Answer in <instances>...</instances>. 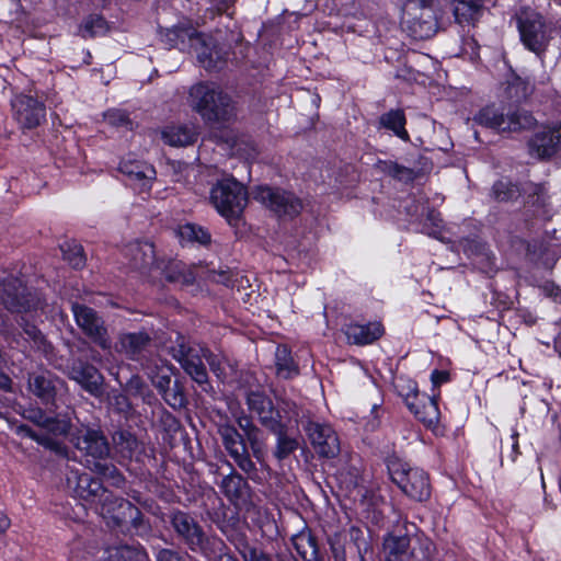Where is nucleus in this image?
Wrapping results in <instances>:
<instances>
[{
    "label": "nucleus",
    "instance_id": "f257e3e1",
    "mask_svg": "<svg viewBox=\"0 0 561 561\" xmlns=\"http://www.w3.org/2000/svg\"><path fill=\"white\" fill-rule=\"evenodd\" d=\"M67 486L76 497L88 503L99 515L112 519L116 525L134 520L139 514L137 507L130 502L115 497L102 486L100 480L87 472L70 469L67 474Z\"/></svg>",
    "mask_w": 561,
    "mask_h": 561
},
{
    "label": "nucleus",
    "instance_id": "f03ea898",
    "mask_svg": "<svg viewBox=\"0 0 561 561\" xmlns=\"http://www.w3.org/2000/svg\"><path fill=\"white\" fill-rule=\"evenodd\" d=\"M188 102L207 122H226L234 115L231 98L214 83L201 82L193 85L188 92Z\"/></svg>",
    "mask_w": 561,
    "mask_h": 561
},
{
    "label": "nucleus",
    "instance_id": "7ed1b4c3",
    "mask_svg": "<svg viewBox=\"0 0 561 561\" xmlns=\"http://www.w3.org/2000/svg\"><path fill=\"white\" fill-rule=\"evenodd\" d=\"M210 202L228 224L233 225L248 204V192L234 179H224L213 186Z\"/></svg>",
    "mask_w": 561,
    "mask_h": 561
},
{
    "label": "nucleus",
    "instance_id": "20e7f679",
    "mask_svg": "<svg viewBox=\"0 0 561 561\" xmlns=\"http://www.w3.org/2000/svg\"><path fill=\"white\" fill-rule=\"evenodd\" d=\"M165 37L171 47H178L180 50L186 48L187 39L190 48L196 53L199 64L206 69L217 68L222 61V56L214 44L213 37L193 28H173L168 31Z\"/></svg>",
    "mask_w": 561,
    "mask_h": 561
},
{
    "label": "nucleus",
    "instance_id": "39448f33",
    "mask_svg": "<svg viewBox=\"0 0 561 561\" xmlns=\"http://www.w3.org/2000/svg\"><path fill=\"white\" fill-rule=\"evenodd\" d=\"M402 21L414 37L428 38L438 27V4L435 0H405Z\"/></svg>",
    "mask_w": 561,
    "mask_h": 561
},
{
    "label": "nucleus",
    "instance_id": "423d86ee",
    "mask_svg": "<svg viewBox=\"0 0 561 561\" xmlns=\"http://www.w3.org/2000/svg\"><path fill=\"white\" fill-rule=\"evenodd\" d=\"M391 480L410 499L425 501L431 495V484L426 472L419 468H411L397 457L387 461Z\"/></svg>",
    "mask_w": 561,
    "mask_h": 561
},
{
    "label": "nucleus",
    "instance_id": "0eeeda50",
    "mask_svg": "<svg viewBox=\"0 0 561 561\" xmlns=\"http://www.w3.org/2000/svg\"><path fill=\"white\" fill-rule=\"evenodd\" d=\"M473 122L499 131H517L530 128L535 124V118L524 110L505 113L502 107L488 105L473 116Z\"/></svg>",
    "mask_w": 561,
    "mask_h": 561
},
{
    "label": "nucleus",
    "instance_id": "6e6552de",
    "mask_svg": "<svg viewBox=\"0 0 561 561\" xmlns=\"http://www.w3.org/2000/svg\"><path fill=\"white\" fill-rule=\"evenodd\" d=\"M517 27L523 44L531 51L540 54L549 41V30L542 16L524 10L517 15Z\"/></svg>",
    "mask_w": 561,
    "mask_h": 561
},
{
    "label": "nucleus",
    "instance_id": "1a4fd4ad",
    "mask_svg": "<svg viewBox=\"0 0 561 561\" xmlns=\"http://www.w3.org/2000/svg\"><path fill=\"white\" fill-rule=\"evenodd\" d=\"M206 348L186 345L183 341L171 348L172 357L181 365L191 378L206 390L208 375L204 365Z\"/></svg>",
    "mask_w": 561,
    "mask_h": 561
},
{
    "label": "nucleus",
    "instance_id": "9d476101",
    "mask_svg": "<svg viewBox=\"0 0 561 561\" xmlns=\"http://www.w3.org/2000/svg\"><path fill=\"white\" fill-rule=\"evenodd\" d=\"M253 197L279 217L293 218L302 209L301 201L293 193L268 186H257L253 192Z\"/></svg>",
    "mask_w": 561,
    "mask_h": 561
},
{
    "label": "nucleus",
    "instance_id": "9b49d317",
    "mask_svg": "<svg viewBox=\"0 0 561 561\" xmlns=\"http://www.w3.org/2000/svg\"><path fill=\"white\" fill-rule=\"evenodd\" d=\"M400 394L404 398V402L409 410L426 426L435 425L439 420V409L436 400L420 393L414 381H408L407 391L399 390Z\"/></svg>",
    "mask_w": 561,
    "mask_h": 561
},
{
    "label": "nucleus",
    "instance_id": "f8f14e48",
    "mask_svg": "<svg viewBox=\"0 0 561 561\" xmlns=\"http://www.w3.org/2000/svg\"><path fill=\"white\" fill-rule=\"evenodd\" d=\"M67 434L70 436V442L79 450L93 459L92 462L107 457L110 453L108 444L99 430L81 426L75 432H68Z\"/></svg>",
    "mask_w": 561,
    "mask_h": 561
},
{
    "label": "nucleus",
    "instance_id": "ddd939ff",
    "mask_svg": "<svg viewBox=\"0 0 561 561\" xmlns=\"http://www.w3.org/2000/svg\"><path fill=\"white\" fill-rule=\"evenodd\" d=\"M11 107L14 119L22 128H35L45 119V105L33 96L18 94L11 100Z\"/></svg>",
    "mask_w": 561,
    "mask_h": 561
},
{
    "label": "nucleus",
    "instance_id": "4468645a",
    "mask_svg": "<svg viewBox=\"0 0 561 561\" xmlns=\"http://www.w3.org/2000/svg\"><path fill=\"white\" fill-rule=\"evenodd\" d=\"M22 282L15 277L5 278L0 285V298L4 308L11 312L28 311L36 308L37 302Z\"/></svg>",
    "mask_w": 561,
    "mask_h": 561
},
{
    "label": "nucleus",
    "instance_id": "2eb2a0df",
    "mask_svg": "<svg viewBox=\"0 0 561 561\" xmlns=\"http://www.w3.org/2000/svg\"><path fill=\"white\" fill-rule=\"evenodd\" d=\"M72 312L78 327L99 346L106 350L111 343L102 319L87 306L72 304Z\"/></svg>",
    "mask_w": 561,
    "mask_h": 561
},
{
    "label": "nucleus",
    "instance_id": "dca6fc26",
    "mask_svg": "<svg viewBox=\"0 0 561 561\" xmlns=\"http://www.w3.org/2000/svg\"><path fill=\"white\" fill-rule=\"evenodd\" d=\"M305 431L320 457L334 458L340 453V442L334 430L324 423L309 421Z\"/></svg>",
    "mask_w": 561,
    "mask_h": 561
},
{
    "label": "nucleus",
    "instance_id": "f3484780",
    "mask_svg": "<svg viewBox=\"0 0 561 561\" xmlns=\"http://www.w3.org/2000/svg\"><path fill=\"white\" fill-rule=\"evenodd\" d=\"M249 410L254 413L261 424L271 432L280 431V422L284 420L280 412L273 405L272 400L261 391H250L247 394Z\"/></svg>",
    "mask_w": 561,
    "mask_h": 561
},
{
    "label": "nucleus",
    "instance_id": "a211bd4d",
    "mask_svg": "<svg viewBox=\"0 0 561 561\" xmlns=\"http://www.w3.org/2000/svg\"><path fill=\"white\" fill-rule=\"evenodd\" d=\"M219 433L226 450L238 467L245 473L254 471V462L251 460L244 439L239 432L231 425H224L219 428Z\"/></svg>",
    "mask_w": 561,
    "mask_h": 561
},
{
    "label": "nucleus",
    "instance_id": "6ab92c4d",
    "mask_svg": "<svg viewBox=\"0 0 561 561\" xmlns=\"http://www.w3.org/2000/svg\"><path fill=\"white\" fill-rule=\"evenodd\" d=\"M561 145V123L546 126L537 131L529 141V152L538 159L550 158Z\"/></svg>",
    "mask_w": 561,
    "mask_h": 561
},
{
    "label": "nucleus",
    "instance_id": "aec40b11",
    "mask_svg": "<svg viewBox=\"0 0 561 561\" xmlns=\"http://www.w3.org/2000/svg\"><path fill=\"white\" fill-rule=\"evenodd\" d=\"M69 376L91 394L98 396L101 393L103 377L94 366L81 359H76L69 368Z\"/></svg>",
    "mask_w": 561,
    "mask_h": 561
},
{
    "label": "nucleus",
    "instance_id": "412c9836",
    "mask_svg": "<svg viewBox=\"0 0 561 561\" xmlns=\"http://www.w3.org/2000/svg\"><path fill=\"white\" fill-rule=\"evenodd\" d=\"M23 416L55 436L66 435L70 430V413L68 412L53 417L41 409H28L24 411Z\"/></svg>",
    "mask_w": 561,
    "mask_h": 561
},
{
    "label": "nucleus",
    "instance_id": "4be33fe9",
    "mask_svg": "<svg viewBox=\"0 0 561 561\" xmlns=\"http://www.w3.org/2000/svg\"><path fill=\"white\" fill-rule=\"evenodd\" d=\"M348 343L355 345H367L377 341L383 334V327L380 322L374 321L366 324L352 322L343 329Z\"/></svg>",
    "mask_w": 561,
    "mask_h": 561
},
{
    "label": "nucleus",
    "instance_id": "5701e85b",
    "mask_svg": "<svg viewBox=\"0 0 561 561\" xmlns=\"http://www.w3.org/2000/svg\"><path fill=\"white\" fill-rule=\"evenodd\" d=\"M408 215L415 221H420L423 225L424 233L428 236H436L439 233L442 225V218L439 213L435 209H431L425 203L421 201H413L412 205L405 206Z\"/></svg>",
    "mask_w": 561,
    "mask_h": 561
},
{
    "label": "nucleus",
    "instance_id": "b1692460",
    "mask_svg": "<svg viewBox=\"0 0 561 561\" xmlns=\"http://www.w3.org/2000/svg\"><path fill=\"white\" fill-rule=\"evenodd\" d=\"M118 169L131 181L139 182L141 190H149L151 187V182L156 178V170L153 167L139 160L123 159L119 162Z\"/></svg>",
    "mask_w": 561,
    "mask_h": 561
},
{
    "label": "nucleus",
    "instance_id": "393cba45",
    "mask_svg": "<svg viewBox=\"0 0 561 561\" xmlns=\"http://www.w3.org/2000/svg\"><path fill=\"white\" fill-rule=\"evenodd\" d=\"M172 525L176 533L186 540L192 549H196L202 545L204 534L194 518L188 514L183 512L174 513L172 517Z\"/></svg>",
    "mask_w": 561,
    "mask_h": 561
},
{
    "label": "nucleus",
    "instance_id": "a878e982",
    "mask_svg": "<svg viewBox=\"0 0 561 561\" xmlns=\"http://www.w3.org/2000/svg\"><path fill=\"white\" fill-rule=\"evenodd\" d=\"M130 265L136 270H157L160 260L156 256L154 245L149 241L136 242L128 248Z\"/></svg>",
    "mask_w": 561,
    "mask_h": 561
},
{
    "label": "nucleus",
    "instance_id": "bb28decb",
    "mask_svg": "<svg viewBox=\"0 0 561 561\" xmlns=\"http://www.w3.org/2000/svg\"><path fill=\"white\" fill-rule=\"evenodd\" d=\"M150 339L144 332L122 334L115 343V351L129 359L138 360Z\"/></svg>",
    "mask_w": 561,
    "mask_h": 561
},
{
    "label": "nucleus",
    "instance_id": "cd10ccee",
    "mask_svg": "<svg viewBox=\"0 0 561 561\" xmlns=\"http://www.w3.org/2000/svg\"><path fill=\"white\" fill-rule=\"evenodd\" d=\"M161 138L169 146L185 147L196 141L197 131L194 126L171 125L161 130Z\"/></svg>",
    "mask_w": 561,
    "mask_h": 561
},
{
    "label": "nucleus",
    "instance_id": "c85d7f7f",
    "mask_svg": "<svg viewBox=\"0 0 561 561\" xmlns=\"http://www.w3.org/2000/svg\"><path fill=\"white\" fill-rule=\"evenodd\" d=\"M157 270L164 275L167 280L172 283H180L183 285H190L194 282V274L191 270L186 268V265L180 261H168L160 260L157 264Z\"/></svg>",
    "mask_w": 561,
    "mask_h": 561
},
{
    "label": "nucleus",
    "instance_id": "c756f323",
    "mask_svg": "<svg viewBox=\"0 0 561 561\" xmlns=\"http://www.w3.org/2000/svg\"><path fill=\"white\" fill-rule=\"evenodd\" d=\"M291 545L302 561L318 560V546L309 530H301L291 537Z\"/></svg>",
    "mask_w": 561,
    "mask_h": 561
},
{
    "label": "nucleus",
    "instance_id": "7c9ffc66",
    "mask_svg": "<svg viewBox=\"0 0 561 561\" xmlns=\"http://www.w3.org/2000/svg\"><path fill=\"white\" fill-rule=\"evenodd\" d=\"M524 192L528 195V203L537 207V213L543 219L550 218L549 194L546 184H527Z\"/></svg>",
    "mask_w": 561,
    "mask_h": 561
},
{
    "label": "nucleus",
    "instance_id": "2f4dec72",
    "mask_svg": "<svg viewBox=\"0 0 561 561\" xmlns=\"http://www.w3.org/2000/svg\"><path fill=\"white\" fill-rule=\"evenodd\" d=\"M410 539L408 536L389 535L383 541L387 561H407Z\"/></svg>",
    "mask_w": 561,
    "mask_h": 561
},
{
    "label": "nucleus",
    "instance_id": "473e14b6",
    "mask_svg": "<svg viewBox=\"0 0 561 561\" xmlns=\"http://www.w3.org/2000/svg\"><path fill=\"white\" fill-rule=\"evenodd\" d=\"M454 15L458 23H470L477 20L483 7L482 0H451Z\"/></svg>",
    "mask_w": 561,
    "mask_h": 561
},
{
    "label": "nucleus",
    "instance_id": "72a5a7b5",
    "mask_svg": "<svg viewBox=\"0 0 561 561\" xmlns=\"http://www.w3.org/2000/svg\"><path fill=\"white\" fill-rule=\"evenodd\" d=\"M220 489L232 503H237L247 495L248 484L240 474L231 473L222 479Z\"/></svg>",
    "mask_w": 561,
    "mask_h": 561
},
{
    "label": "nucleus",
    "instance_id": "f704fd0d",
    "mask_svg": "<svg viewBox=\"0 0 561 561\" xmlns=\"http://www.w3.org/2000/svg\"><path fill=\"white\" fill-rule=\"evenodd\" d=\"M380 124L392 130L399 138L409 139L408 131L404 128L405 117L401 110H392L380 117Z\"/></svg>",
    "mask_w": 561,
    "mask_h": 561
},
{
    "label": "nucleus",
    "instance_id": "c9c22d12",
    "mask_svg": "<svg viewBox=\"0 0 561 561\" xmlns=\"http://www.w3.org/2000/svg\"><path fill=\"white\" fill-rule=\"evenodd\" d=\"M114 447L123 458H131L139 448L137 438L129 432L121 431L113 436Z\"/></svg>",
    "mask_w": 561,
    "mask_h": 561
},
{
    "label": "nucleus",
    "instance_id": "e433bc0d",
    "mask_svg": "<svg viewBox=\"0 0 561 561\" xmlns=\"http://www.w3.org/2000/svg\"><path fill=\"white\" fill-rule=\"evenodd\" d=\"M178 236L182 242H197L206 245L210 243L209 232L201 226L185 224L179 227Z\"/></svg>",
    "mask_w": 561,
    "mask_h": 561
},
{
    "label": "nucleus",
    "instance_id": "4c0bfd02",
    "mask_svg": "<svg viewBox=\"0 0 561 561\" xmlns=\"http://www.w3.org/2000/svg\"><path fill=\"white\" fill-rule=\"evenodd\" d=\"M88 462L92 471H95L98 474H100L102 478L108 481L112 485L117 488L123 485V476L119 473V471L116 469L114 465L106 461V458L93 462L88 460Z\"/></svg>",
    "mask_w": 561,
    "mask_h": 561
},
{
    "label": "nucleus",
    "instance_id": "58836bf2",
    "mask_svg": "<svg viewBox=\"0 0 561 561\" xmlns=\"http://www.w3.org/2000/svg\"><path fill=\"white\" fill-rule=\"evenodd\" d=\"M276 367H277V374L282 376L283 378H290L298 374V368L296 364L294 363L290 351L287 348V346L280 345L277 346L276 353Z\"/></svg>",
    "mask_w": 561,
    "mask_h": 561
},
{
    "label": "nucleus",
    "instance_id": "ea45409f",
    "mask_svg": "<svg viewBox=\"0 0 561 561\" xmlns=\"http://www.w3.org/2000/svg\"><path fill=\"white\" fill-rule=\"evenodd\" d=\"M493 196L499 202H510L519 197L520 188L508 179L497 181L492 188Z\"/></svg>",
    "mask_w": 561,
    "mask_h": 561
},
{
    "label": "nucleus",
    "instance_id": "a19ab883",
    "mask_svg": "<svg viewBox=\"0 0 561 561\" xmlns=\"http://www.w3.org/2000/svg\"><path fill=\"white\" fill-rule=\"evenodd\" d=\"M286 423L283 420L280 422V431L273 432L277 435V446L275 450V456L278 459H284L289 456L293 451H295L298 447V442L295 438L288 437L285 434Z\"/></svg>",
    "mask_w": 561,
    "mask_h": 561
},
{
    "label": "nucleus",
    "instance_id": "79ce46f5",
    "mask_svg": "<svg viewBox=\"0 0 561 561\" xmlns=\"http://www.w3.org/2000/svg\"><path fill=\"white\" fill-rule=\"evenodd\" d=\"M106 32V22L101 15L88 16L80 27V34L84 38H91Z\"/></svg>",
    "mask_w": 561,
    "mask_h": 561
},
{
    "label": "nucleus",
    "instance_id": "37998d69",
    "mask_svg": "<svg viewBox=\"0 0 561 561\" xmlns=\"http://www.w3.org/2000/svg\"><path fill=\"white\" fill-rule=\"evenodd\" d=\"M237 423L239 427L244 432V434L248 437V440L250 442L254 456L260 459V451L256 447V444L259 442V435L260 431L259 428L253 424L252 420L247 415H241L237 419Z\"/></svg>",
    "mask_w": 561,
    "mask_h": 561
},
{
    "label": "nucleus",
    "instance_id": "c03bdc74",
    "mask_svg": "<svg viewBox=\"0 0 561 561\" xmlns=\"http://www.w3.org/2000/svg\"><path fill=\"white\" fill-rule=\"evenodd\" d=\"M171 375L172 369L169 365H162L161 367H157L156 370L150 369L148 371L149 378L160 393H163L170 387Z\"/></svg>",
    "mask_w": 561,
    "mask_h": 561
},
{
    "label": "nucleus",
    "instance_id": "a18cd8bd",
    "mask_svg": "<svg viewBox=\"0 0 561 561\" xmlns=\"http://www.w3.org/2000/svg\"><path fill=\"white\" fill-rule=\"evenodd\" d=\"M64 259L75 268H79L84 263L82 247L76 242H65L60 245Z\"/></svg>",
    "mask_w": 561,
    "mask_h": 561
},
{
    "label": "nucleus",
    "instance_id": "49530a36",
    "mask_svg": "<svg viewBox=\"0 0 561 561\" xmlns=\"http://www.w3.org/2000/svg\"><path fill=\"white\" fill-rule=\"evenodd\" d=\"M31 391L43 400H49L53 397V387L50 381L44 376H35L28 381Z\"/></svg>",
    "mask_w": 561,
    "mask_h": 561
},
{
    "label": "nucleus",
    "instance_id": "de8ad7c7",
    "mask_svg": "<svg viewBox=\"0 0 561 561\" xmlns=\"http://www.w3.org/2000/svg\"><path fill=\"white\" fill-rule=\"evenodd\" d=\"M164 401L173 409H181L185 405L186 399L182 387L175 382L161 393Z\"/></svg>",
    "mask_w": 561,
    "mask_h": 561
},
{
    "label": "nucleus",
    "instance_id": "09e8293b",
    "mask_svg": "<svg viewBox=\"0 0 561 561\" xmlns=\"http://www.w3.org/2000/svg\"><path fill=\"white\" fill-rule=\"evenodd\" d=\"M105 121L115 127L131 128V121L128 114L123 110H110L104 114Z\"/></svg>",
    "mask_w": 561,
    "mask_h": 561
},
{
    "label": "nucleus",
    "instance_id": "8fccbe9b",
    "mask_svg": "<svg viewBox=\"0 0 561 561\" xmlns=\"http://www.w3.org/2000/svg\"><path fill=\"white\" fill-rule=\"evenodd\" d=\"M205 360L208 363L211 371L221 380L226 378V362L221 356L210 353L208 350L205 352Z\"/></svg>",
    "mask_w": 561,
    "mask_h": 561
},
{
    "label": "nucleus",
    "instance_id": "3c124183",
    "mask_svg": "<svg viewBox=\"0 0 561 561\" xmlns=\"http://www.w3.org/2000/svg\"><path fill=\"white\" fill-rule=\"evenodd\" d=\"M115 556H118L124 561H145L146 559L145 553L128 546L116 548Z\"/></svg>",
    "mask_w": 561,
    "mask_h": 561
},
{
    "label": "nucleus",
    "instance_id": "603ef678",
    "mask_svg": "<svg viewBox=\"0 0 561 561\" xmlns=\"http://www.w3.org/2000/svg\"><path fill=\"white\" fill-rule=\"evenodd\" d=\"M15 433L21 436L30 437L37 443L48 446L50 444L49 439L45 436L36 434L30 426L27 425H19L15 428Z\"/></svg>",
    "mask_w": 561,
    "mask_h": 561
},
{
    "label": "nucleus",
    "instance_id": "864d4df0",
    "mask_svg": "<svg viewBox=\"0 0 561 561\" xmlns=\"http://www.w3.org/2000/svg\"><path fill=\"white\" fill-rule=\"evenodd\" d=\"M241 554L244 561H272L263 551L254 547H245Z\"/></svg>",
    "mask_w": 561,
    "mask_h": 561
},
{
    "label": "nucleus",
    "instance_id": "5fc2aeb1",
    "mask_svg": "<svg viewBox=\"0 0 561 561\" xmlns=\"http://www.w3.org/2000/svg\"><path fill=\"white\" fill-rule=\"evenodd\" d=\"M329 542L334 561H346L344 546L340 542L337 536L330 538Z\"/></svg>",
    "mask_w": 561,
    "mask_h": 561
},
{
    "label": "nucleus",
    "instance_id": "6e6d98bb",
    "mask_svg": "<svg viewBox=\"0 0 561 561\" xmlns=\"http://www.w3.org/2000/svg\"><path fill=\"white\" fill-rule=\"evenodd\" d=\"M386 165V169L391 175L396 176V178H402V174L403 173H410V171L405 168H402L400 165H398L397 163H392V162H389V163H385Z\"/></svg>",
    "mask_w": 561,
    "mask_h": 561
},
{
    "label": "nucleus",
    "instance_id": "4d7b16f0",
    "mask_svg": "<svg viewBox=\"0 0 561 561\" xmlns=\"http://www.w3.org/2000/svg\"><path fill=\"white\" fill-rule=\"evenodd\" d=\"M449 378V374L444 370H434L431 375V379L435 386H439L446 382Z\"/></svg>",
    "mask_w": 561,
    "mask_h": 561
},
{
    "label": "nucleus",
    "instance_id": "13d9d810",
    "mask_svg": "<svg viewBox=\"0 0 561 561\" xmlns=\"http://www.w3.org/2000/svg\"><path fill=\"white\" fill-rule=\"evenodd\" d=\"M512 438H513V445H512V455H511V458H512V461H516V458L519 454V445H518V433L517 432H514L512 434Z\"/></svg>",
    "mask_w": 561,
    "mask_h": 561
},
{
    "label": "nucleus",
    "instance_id": "bf43d9fd",
    "mask_svg": "<svg viewBox=\"0 0 561 561\" xmlns=\"http://www.w3.org/2000/svg\"><path fill=\"white\" fill-rule=\"evenodd\" d=\"M10 388L11 379L7 375L0 373V389L10 390Z\"/></svg>",
    "mask_w": 561,
    "mask_h": 561
},
{
    "label": "nucleus",
    "instance_id": "052dcab7",
    "mask_svg": "<svg viewBox=\"0 0 561 561\" xmlns=\"http://www.w3.org/2000/svg\"><path fill=\"white\" fill-rule=\"evenodd\" d=\"M10 527V519L0 512V534L4 533Z\"/></svg>",
    "mask_w": 561,
    "mask_h": 561
},
{
    "label": "nucleus",
    "instance_id": "680f3d73",
    "mask_svg": "<svg viewBox=\"0 0 561 561\" xmlns=\"http://www.w3.org/2000/svg\"><path fill=\"white\" fill-rule=\"evenodd\" d=\"M248 146L250 147L251 151L245 154V158L248 160H254L257 156V150L252 144H249Z\"/></svg>",
    "mask_w": 561,
    "mask_h": 561
},
{
    "label": "nucleus",
    "instance_id": "e2e57ef3",
    "mask_svg": "<svg viewBox=\"0 0 561 561\" xmlns=\"http://www.w3.org/2000/svg\"><path fill=\"white\" fill-rule=\"evenodd\" d=\"M217 561H238L236 558H233L231 554H220Z\"/></svg>",
    "mask_w": 561,
    "mask_h": 561
},
{
    "label": "nucleus",
    "instance_id": "0e129e2a",
    "mask_svg": "<svg viewBox=\"0 0 561 561\" xmlns=\"http://www.w3.org/2000/svg\"><path fill=\"white\" fill-rule=\"evenodd\" d=\"M28 333H30V335H32V336H33V339H34V340H36V339H37V335L39 334V332H38V331H36L35 329H32V331H31V332H28Z\"/></svg>",
    "mask_w": 561,
    "mask_h": 561
},
{
    "label": "nucleus",
    "instance_id": "69168bd1",
    "mask_svg": "<svg viewBox=\"0 0 561 561\" xmlns=\"http://www.w3.org/2000/svg\"><path fill=\"white\" fill-rule=\"evenodd\" d=\"M92 359L95 360V362L99 360L96 355H92Z\"/></svg>",
    "mask_w": 561,
    "mask_h": 561
}]
</instances>
